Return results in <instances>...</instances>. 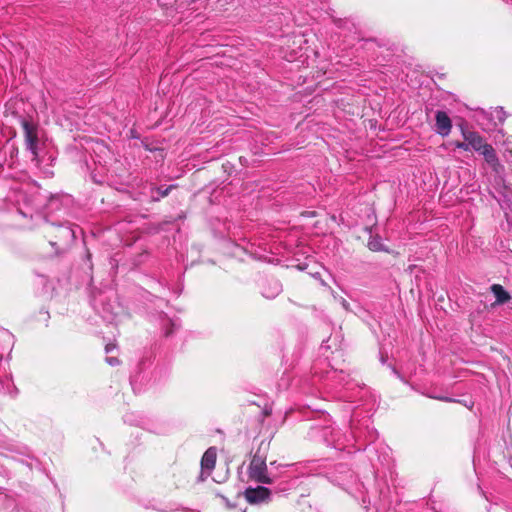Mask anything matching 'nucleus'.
Listing matches in <instances>:
<instances>
[{"mask_svg":"<svg viewBox=\"0 0 512 512\" xmlns=\"http://www.w3.org/2000/svg\"><path fill=\"white\" fill-rule=\"evenodd\" d=\"M480 153L495 173L499 174L503 171V166L500 164L496 152L490 144L485 146Z\"/></svg>","mask_w":512,"mask_h":512,"instance_id":"nucleus-5","label":"nucleus"},{"mask_svg":"<svg viewBox=\"0 0 512 512\" xmlns=\"http://www.w3.org/2000/svg\"><path fill=\"white\" fill-rule=\"evenodd\" d=\"M461 130L464 140L467 141L469 144V149H473L480 153L484 149V147L488 145V143L484 142L483 137L479 133L466 130L464 128H462Z\"/></svg>","mask_w":512,"mask_h":512,"instance_id":"nucleus-4","label":"nucleus"},{"mask_svg":"<svg viewBox=\"0 0 512 512\" xmlns=\"http://www.w3.org/2000/svg\"><path fill=\"white\" fill-rule=\"evenodd\" d=\"M491 291L496 298L494 305H502L511 299L510 294L500 284H493Z\"/></svg>","mask_w":512,"mask_h":512,"instance_id":"nucleus-7","label":"nucleus"},{"mask_svg":"<svg viewBox=\"0 0 512 512\" xmlns=\"http://www.w3.org/2000/svg\"><path fill=\"white\" fill-rule=\"evenodd\" d=\"M504 111L502 109L498 110L497 111V117L500 121H503L504 120Z\"/></svg>","mask_w":512,"mask_h":512,"instance_id":"nucleus-15","label":"nucleus"},{"mask_svg":"<svg viewBox=\"0 0 512 512\" xmlns=\"http://www.w3.org/2000/svg\"><path fill=\"white\" fill-rule=\"evenodd\" d=\"M114 348L115 346L113 344H107L105 347V351L106 353H110Z\"/></svg>","mask_w":512,"mask_h":512,"instance_id":"nucleus-16","label":"nucleus"},{"mask_svg":"<svg viewBox=\"0 0 512 512\" xmlns=\"http://www.w3.org/2000/svg\"><path fill=\"white\" fill-rule=\"evenodd\" d=\"M58 201H59V200H58V197H52V198L50 199V201H49L48 206H49L50 208H53L54 206H55V207H57Z\"/></svg>","mask_w":512,"mask_h":512,"instance_id":"nucleus-13","label":"nucleus"},{"mask_svg":"<svg viewBox=\"0 0 512 512\" xmlns=\"http://www.w3.org/2000/svg\"><path fill=\"white\" fill-rule=\"evenodd\" d=\"M280 290V286L277 284L276 285V292H278Z\"/></svg>","mask_w":512,"mask_h":512,"instance_id":"nucleus-19","label":"nucleus"},{"mask_svg":"<svg viewBox=\"0 0 512 512\" xmlns=\"http://www.w3.org/2000/svg\"><path fill=\"white\" fill-rule=\"evenodd\" d=\"M216 463V450L215 448H209L204 453L202 460H201V466L202 469L210 471L214 468Z\"/></svg>","mask_w":512,"mask_h":512,"instance_id":"nucleus-8","label":"nucleus"},{"mask_svg":"<svg viewBox=\"0 0 512 512\" xmlns=\"http://www.w3.org/2000/svg\"><path fill=\"white\" fill-rule=\"evenodd\" d=\"M270 490L263 486L256 488H247L245 490V498L250 504H260L268 502L270 499Z\"/></svg>","mask_w":512,"mask_h":512,"instance_id":"nucleus-3","label":"nucleus"},{"mask_svg":"<svg viewBox=\"0 0 512 512\" xmlns=\"http://www.w3.org/2000/svg\"><path fill=\"white\" fill-rule=\"evenodd\" d=\"M250 477L263 484H272L275 480L274 475H270L267 471L266 458L256 453L249 466Z\"/></svg>","mask_w":512,"mask_h":512,"instance_id":"nucleus-1","label":"nucleus"},{"mask_svg":"<svg viewBox=\"0 0 512 512\" xmlns=\"http://www.w3.org/2000/svg\"><path fill=\"white\" fill-rule=\"evenodd\" d=\"M171 188H172V186H170V187H168V188H166L164 190L158 189V191L160 193V196L161 197L167 196Z\"/></svg>","mask_w":512,"mask_h":512,"instance_id":"nucleus-14","label":"nucleus"},{"mask_svg":"<svg viewBox=\"0 0 512 512\" xmlns=\"http://www.w3.org/2000/svg\"><path fill=\"white\" fill-rule=\"evenodd\" d=\"M106 361L111 366H116L119 364V360L117 357H107Z\"/></svg>","mask_w":512,"mask_h":512,"instance_id":"nucleus-12","label":"nucleus"},{"mask_svg":"<svg viewBox=\"0 0 512 512\" xmlns=\"http://www.w3.org/2000/svg\"><path fill=\"white\" fill-rule=\"evenodd\" d=\"M368 248L371 250V251H375V252H378V251H387L380 239V237L378 236H371L369 241H368Z\"/></svg>","mask_w":512,"mask_h":512,"instance_id":"nucleus-9","label":"nucleus"},{"mask_svg":"<svg viewBox=\"0 0 512 512\" xmlns=\"http://www.w3.org/2000/svg\"><path fill=\"white\" fill-rule=\"evenodd\" d=\"M171 333H172V329L167 330V331L165 332V335H166V336H169Z\"/></svg>","mask_w":512,"mask_h":512,"instance_id":"nucleus-18","label":"nucleus"},{"mask_svg":"<svg viewBox=\"0 0 512 512\" xmlns=\"http://www.w3.org/2000/svg\"><path fill=\"white\" fill-rule=\"evenodd\" d=\"M455 147L458 149H462L464 151H469V144L467 141L464 140V142H455Z\"/></svg>","mask_w":512,"mask_h":512,"instance_id":"nucleus-11","label":"nucleus"},{"mask_svg":"<svg viewBox=\"0 0 512 512\" xmlns=\"http://www.w3.org/2000/svg\"><path fill=\"white\" fill-rule=\"evenodd\" d=\"M60 233L63 237H74V231L69 227H60Z\"/></svg>","mask_w":512,"mask_h":512,"instance_id":"nucleus-10","label":"nucleus"},{"mask_svg":"<svg viewBox=\"0 0 512 512\" xmlns=\"http://www.w3.org/2000/svg\"><path fill=\"white\" fill-rule=\"evenodd\" d=\"M436 131L442 135V136H448L451 132L452 123L444 111H437L436 112Z\"/></svg>","mask_w":512,"mask_h":512,"instance_id":"nucleus-6","label":"nucleus"},{"mask_svg":"<svg viewBox=\"0 0 512 512\" xmlns=\"http://www.w3.org/2000/svg\"><path fill=\"white\" fill-rule=\"evenodd\" d=\"M193 512H199V511H193Z\"/></svg>","mask_w":512,"mask_h":512,"instance_id":"nucleus-20","label":"nucleus"},{"mask_svg":"<svg viewBox=\"0 0 512 512\" xmlns=\"http://www.w3.org/2000/svg\"><path fill=\"white\" fill-rule=\"evenodd\" d=\"M26 148L32 153L33 159L38 157V127L36 124L22 119Z\"/></svg>","mask_w":512,"mask_h":512,"instance_id":"nucleus-2","label":"nucleus"},{"mask_svg":"<svg viewBox=\"0 0 512 512\" xmlns=\"http://www.w3.org/2000/svg\"><path fill=\"white\" fill-rule=\"evenodd\" d=\"M436 399H439V400H442V401H447V402H450L451 399L448 398V397H435Z\"/></svg>","mask_w":512,"mask_h":512,"instance_id":"nucleus-17","label":"nucleus"}]
</instances>
